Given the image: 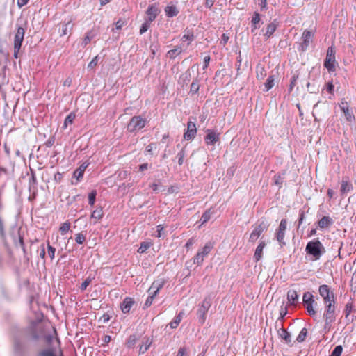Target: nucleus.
I'll return each mask as SVG.
<instances>
[{
  "mask_svg": "<svg viewBox=\"0 0 356 356\" xmlns=\"http://www.w3.org/2000/svg\"><path fill=\"white\" fill-rule=\"evenodd\" d=\"M336 300L332 302L324 303L325 309L323 312V318L325 321V325L323 327L324 333H327L331 327L332 324L336 320Z\"/></svg>",
  "mask_w": 356,
  "mask_h": 356,
  "instance_id": "obj_1",
  "label": "nucleus"
},
{
  "mask_svg": "<svg viewBox=\"0 0 356 356\" xmlns=\"http://www.w3.org/2000/svg\"><path fill=\"white\" fill-rule=\"evenodd\" d=\"M306 252L313 257V260H318L325 254V249L318 239L309 241L305 248Z\"/></svg>",
  "mask_w": 356,
  "mask_h": 356,
  "instance_id": "obj_2",
  "label": "nucleus"
},
{
  "mask_svg": "<svg viewBox=\"0 0 356 356\" xmlns=\"http://www.w3.org/2000/svg\"><path fill=\"white\" fill-rule=\"evenodd\" d=\"M213 248V243L212 242H208L205 245L197 252L193 258V263L197 266L202 265L204 261V259L207 257L209 253Z\"/></svg>",
  "mask_w": 356,
  "mask_h": 356,
  "instance_id": "obj_3",
  "label": "nucleus"
},
{
  "mask_svg": "<svg viewBox=\"0 0 356 356\" xmlns=\"http://www.w3.org/2000/svg\"><path fill=\"white\" fill-rule=\"evenodd\" d=\"M146 124V120L141 116H134L127 124V131L132 133L138 131L143 129Z\"/></svg>",
  "mask_w": 356,
  "mask_h": 356,
  "instance_id": "obj_4",
  "label": "nucleus"
},
{
  "mask_svg": "<svg viewBox=\"0 0 356 356\" xmlns=\"http://www.w3.org/2000/svg\"><path fill=\"white\" fill-rule=\"evenodd\" d=\"M210 307V300L207 298H205L200 304H199L197 316L200 325H203L205 323L206 315Z\"/></svg>",
  "mask_w": 356,
  "mask_h": 356,
  "instance_id": "obj_5",
  "label": "nucleus"
},
{
  "mask_svg": "<svg viewBox=\"0 0 356 356\" xmlns=\"http://www.w3.org/2000/svg\"><path fill=\"white\" fill-rule=\"evenodd\" d=\"M318 293L323 299V302L326 303L336 300L334 293L327 284H322L318 287Z\"/></svg>",
  "mask_w": 356,
  "mask_h": 356,
  "instance_id": "obj_6",
  "label": "nucleus"
},
{
  "mask_svg": "<svg viewBox=\"0 0 356 356\" xmlns=\"http://www.w3.org/2000/svg\"><path fill=\"white\" fill-rule=\"evenodd\" d=\"M25 34V29L22 26L17 29L16 33L14 38V57L17 58L18 53L22 47V42Z\"/></svg>",
  "mask_w": 356,
  "mask_h": 356,
  "instance_id": "obj_7",
  "label": "nucleus"
},
{
  "mask_svg": "<svg viewBox=\"0 0 356 356\" xmlns=\"http://www.w3.org/2000/svg\"><path fill=\"white\" fill-rule=\"evenodd\" d=\"M335 49L333 46H331L327 49L324 66L329 72H334L335 70Z\"/></svg>",
  "mask_w": 356,
  "mask_h": 356,
  "instance_id": "obj_8",
  "label": "nucleus"
},
{
  "mask_svg": "<svg viewBox=\"0 0 356 356\" xmlns=\"http://www.w3.org/2000/svg\"><path fill=\"white\" fill-rule=\"evenodd\" d=\"M147 19L146 22L142 25L140 29V33L143 34L146 32L150 26L151 22H152L156 18V9L153 5H151L148 7V9L146 12Z\"/></svg>",
  "mask_w": 356,
  "mask_h": 356,
  "instance_id": "obj_9",
  "label": "nucleus"
},
{
  "mask_svg": "<svg viewBox=\"0 0 356 356\" xmlns=\"http://www.w3.org/2000/svg\"><path fill=\"white\" fill-rule=\"evenodd\" d=\"M339 107L343 111L346 120L349 122H355V117L353 113L352 108H350L348 102L344 98L341 99L339 103Z\"/></svg>",
  "mask_w": 356,
  "mask_h": 356,
  "instance_id": "obj_10",
  "label": "nucleus"
},
{
  "mask_svg": "<svg viewBox=\"0 0 356 356\" xmlns=\"http://www.w3.org/2000/svg\"><path fill=\"white\" fill-rule=\"evenodd\" d=\"M287 227V220L286 219H282L279 225L278 228L276 230L275 237L277 241L279 242L281 246L285 245L284 238L285 236V232Z\"/></svg>",
  "mask_w": 356,
  "mask_h": 356,
  "instance_id": "obj_11",
  "label": "nucleus"
},
{
  "mask_svg": "<svg viewBox=\"0 0 356 356\" xmlns=\"http://www.w3.org/2000/svg\"><path fill=\"white\" fill-rule=\"evenodd\" d=\"M343 312L345 318L348 321L352 322L356 318V316L355 315V313H356V308L352 298H350L346 304Z\"/></svg>",
  "mask_w": 356,
  "mask_h": 356,
  "instance_id": "obj_12",
  "label": "nucleus"
},
{
  "mask_svg": "<svg viewBox=\"0 0 356 356\" xmlns=\"http://www.w3.org/2000/svg\"><path fill=\"white\" fill-rule=\"evenodd\" d=\"M204 142L207 145H213L220 140V134L214 129H207L206 131Z\"/></svg>",
  "mask_w": 356,
  "mask_h": 356,
  "instance_id": "obj_13",
  "label": "nucleus"
},
{
  "mask_svg": "<svg viewBox=\"0 0 356 356\" xmlns=\"http://www.w3.org/2000/svg\"><path fill=\"white\" fill-rule=\"evenodd\" d=\"M197 134V128L195 123L193 122L189 121L187 123V129L186 131L184 134V138L186 140H193Z\"/></svg>",
  "mask_w": 356,
  "mask_h": 356,
  "instance_id": "obj_14",
  "label": "nucleus"
},
{
  "mask_svg": "<svg viewBox=\"0 0 356 356\" xmlns=\"http://www.w3.org/2000/svg\"><path fill=\"white\" fill-rule=\"evenodd\" d=\"M266 229V225L264 222L260 223L259 225L254 227V229L251 232L249 237V241L252 243L255 242Z\"/></svg>",
  "mask_w": 356,
  "mask_h": 356,
  "instance_id": "obj_15",
  "label": "nucleus"
},
{
  "mask_svg": "<svg viewBox=\"0 0 356 356\" xmlns=\"http://www.w3.org/2000/svg\"><path fill=\"white\" fill-rule=\"evenodd\" d=\"M314 33L312 31L305 30L302 35V42L300 44L302 51H305L308 47L310 42L312 41Z\"/></svg>",
  "mask_w": 356,
  "mask_h": 356,
  "instance_id": "obj_16",
  "label": "nucleus"
},
{
  "mask_svg": "<svg viewBox=\"0 0 356 356\" xmlns=\"http://www.w3.org/2000/svg\"><path fill=\"white\" fill-rule=\"evenodd\" d=\"M135 301L131 297H126L123 302L120 304V309L124 314H127L130 312L131 308L134 305Z\"/></svg>",
  "mask_w": 356,
  "mask_h": 356,
  "instance_id": "obj_17",
  "label": "nucleus"
},
{
  "mask_svg": "<svg viewBox=\"0 0 356 356\" xmlns=\"http://www.w3.org/2000/svg\"><path fill=\"white\" fill-rule=\"evenodd\" d=\"M353 190V185L349 181L348 177H344L343 178L341 183V188L340 191L341 194L348 193L350 191Z\"/></svg>",
  "mask_w": 356,
  "mask_h": 356,
  "instance_id": "obj_18",
  "label": "nucleus"
},
{
  "mask_svg": "<svg viewBox=\"0 0 356 356\" xmlns=\"http://www.w3.org/2000/svg\"><path fill=\"white\" fill-rule=\"evenodd\" d=\"M265 246H266V243L264 241L259 242V245H257V247L255 250L254 257H253L255 262H258L262 258L263 250H264V248H265Z\"/></svg>",
  "mask_w": 356,
  "mask_h": 356,
  "instance_id": "obj_19",
  "label": "nucleus"
},
{
  "mask_svg": "<svg viewBox=\"0 0 356 356\" xmlns=\"http://www.w3.org/2000/svg\"><path fill=\"white\" fill-rule=\"evenodd\" d=\"M278 26V23L276 19L268 24L266 29V32L264 34L267 38H270L276 31Z\"/></svg>",
  "mask_w": 356,
  "mask_h": 356,
  "instance_id": "obj_20",
  "label": "nucleus"
},
{
  "mask_svg": "<svg viewBox=\"0 0 356 356\" xmlns=\"http://www.w3.org/2000/svg\"><path fill=\"white\" fill-rule=\"evenodd\" d=\"M287 300L291 305H296L298 300V295L297 291L291 289L287 292Z\"/></svg>",
  "mask_w": 356,
  "mask_h": 356,
  "instance_id": "obj_21",
  "label": "nucleus"
},
{
  "mask_svg": "<svg viewBox=\"0 0 356 356\" xmlns=\"http://www.w3.org/2000/svg\"><path fill=\"white\" fill-rule=\"evenodd\" d=\"M333 220L329 216H323L319 221L318 222V226L321 229L327 228L331 226L333 224Z\"/></svg>",
  "mask_w": 356,
  "mask_h": 356,
  "instance_id": "obj_22",
  "label": "nucleus"
},
{
  "mask_svg": "<svg viewBox=\"0 0 356 356\" xmlns=\"http://www.w3.org/2000/svg\"><path fill=\"white\" fill-rule=\"evenodd\" d=\"M148 292H149V296L147 297V298L144 304V308L148 307L152 304L154 299V296H156V290L154 289L153 286H152L149 288Z\"/></svg>",
  "mask_w": 356,
  "mask_h": 356,
  "instance_id": "obj_23",
  "label": "nucleus"
},
{
  "mask_svg": "<svg viewBox=\"0 0 356 356\" xmlns=\"http://www.w3.org/2000/svg\"><path fill=\"white\" fill-rule=\"evenodd\" d=\"M165 13L168 17H172L176 16L179 12L175 6L170 5L165 8Z\"/></svg>",
  "mask_w": 356,
  "mask_h": 356,
  "instance_id": "obj_24",
  "label": "nucleus"
},
{
  "mask_svg": "<svg viewBox=\"0 0 356 356\" xmlns=\"http://www.w3.org/2000/svg\"><path fill=\"white\" fill-rule=\"evenodd\" d=\"M88 167L87 164H81L79 168L76 169L73 173V176L78 180L83 176L84 172Z\"/></svg>",
  "mask_w": 356,
  "mask_h": 356,
  "instance_id": "obj_25",
  "label": "nucleus"
},
{
  "mask_svg": "<svg viewBox=\"0 0 356 356\" xmlns=\"http://www.w3.org/2000/svg\"><path fill=\"white\" fill-rule=\"evenodd\" d=\"M260 20H261L260 15L257 12H254V15H253V17H252V19L251 20L252 31V32L259 27L258 26V24H259Z\"/></svg>",
  "mask_w": 356,
  "mask_h": 356,
  "instance_id": "obj_26",
  "label": "nucleus"
},
{
  "mask_svg": "<svg viewBox=\"0 0 356 356\" xmlns=\"http://www.w3.org/2000/svg\"><path fill=\"white\" fill-rule=\"evenodd\" d=\"M104 216L103 209L100 207L97 208L95 210L92 211L91 213V218H94L97 220H101Z\"/></svg>",
  "mask_w": 356,
  "mask_h": 356,
  "instance_id": "obj_27",
  "label": "nucleus"
},
{
  "mask_svg": "<svg viewBox=\"0 0 356 356\" xmlns=\"http://www.w3.org/2000/svg\"><path fill=\"white\" fill-rule=\"evenodd\" d=\"M183 315V312H179V314L175 318V319L170 323V326L171 328L175 329L177 327L182 319Z\"/></svg>",
  "mask_w": 356,
  "mask_h": 356,
  "instance_id": "obj_28",
  "label": "nucleus"
},
{
  "mask_svg": "<svg viewBox=\"0 0 356 356\" xmlns=\"http://www.w3.org/2000/svg\"><path fill=\"white\" fill-rule=\"evenodd\" d=\"M195 38L194 34L192 31H187L182 36L181 40L183 42L188 41L189 44Z\"/></svg>",
  "mask_w": 356,
  "mask_h": 356,
  "instance_id": "obj_29",
  "label": "nucleus"
},
{
  "mask_svg": "<svg viewBox=\"0 0 356 356\" xmlns=\"http://www.w3.org/2000/svg\"><path fill=\"white\" fill-rule=\"evenodd\" d=\"M275 77L273 75H270L268 77L266 82L265 83V91L270 90L274 86Z\"/></svg>",
  "mask_w": 356,
  "mask_h": 356,
  "instance_id": "obj_30",
  "label": "nucleus"
},
{
  "mask_svg": "<svg viewBox=\"0 0 356 356\" xmlns=\"http://www.w3.org/2000/svg\"><path fill=\"white\" fill-rule=\"evenodd\" d=\"M191 79V73L188 71L182 74L179 78V82L183 85L187 84Z\"/></svg>",
  "mask_w": 356,
  "mask_h": 356,
  "instance_id": "obj_31",
  "label": "nucleus"
},
{
  "mask_svg": "<svg viewBox=\"0 0 356 356\" xmlns=\"http://www.w3.org/2000/svg\"><path fill=\"white\" fill-rule=\"evenodd\" d=\"M152 339H149V338L145 339V341L143 342V345L140 347V353H144L145 352H146L148 350L150 345L152 344Z\"/></svg>",
  "mask_w": 356,
  "mask_h": 356,
  "instance_id": "obj_32",
  "label": "nucleus"
},
{
  "mask_svg": "<svg viewBox=\"0 0 356 356\" xmlns=\"http://www.w3.org/2000/svg\"><path fill=\"white\" fill-rule=\"evenodd\" d=\"M70 229V222L69 221H66L62 223L59 227V232L62 235H65L66 233L69 232Z\"/></svg>",
  "mask_w": 356,
  "mask_h": 356,
  "instance_id": "obj_33",
  "label": "nucleus"
},
{
  "mask_svg": "<svg viewBox=\"0 0 356 356\" xmlns=\"http://www.w3.org/2000/svg\"><path fill=\"white\" fill-rule=\"evenodd\" d=\"M314 303V302H307V303L304 304L305 307L307 309V312H308V314L310 316H314L316 314V312L314 309V305H313Z\"/></svg>",
  "mask_w": 356,
  "mask_h": 356,
  "instance_id": "obj_34",
  "label": "nucleus"
},
{
  "mask_svg": "<svg viewBox=\"0 0 356 356\" xmlns=\"http://www.w3.org/2000/svg\"><path fill=\"white\" fill-rule=\"evenodd\" d=\"M72 29V24L71 21H69L68 22L63 24L62 26V31H61V35H65Z\"/></svg>",
  "mask_w": 356,
  "mask_h": 356,
  "instance_id": "obj_35",
  "label": "nucleus"
},
{
  "mask_svg": "<svg viewBox=\"0 0 356 356\" xmlns=\"http://www.w3.org/2000/svg\"><path fill=\"white\" fill-rule=\"evenodd\" d=\"M279 334L281 338L283 339L286 343L291 342V334L287 332V330L282 328Z\"/></svg>",
  "mask_w": 356,
  "mask_h": 356,
  "instance_id": "obj_36",
  "label": "nucleus"
},
{
  "mask_svg": "<svg viewBox=\"0 0 356 356\" xmlns=\"http://www.w3.org/2000/svg\"><path fill=\"white\" fill-rule=\"evenodd\" d=\"M153 245V243L145 241L141 243L140 248L138 250L139 253H144L147 249Z\"/></svg>",
  "mask_w": 356,
  "mask_h": 356,
  "instance_id": "obj_37",
  "label": "nucleus"
},
{
  "mask_svg": "<svg viewBox=\"0 0 356 356\" xmlns=\"http://www.w3.org/2000/svg\"><path fill=\"white\" fill-rule=\"evenodd\" d=\"M211 212L210 209H208L205 212H204L200 218L201 225H204L207 222H208L211 218Z\"/></svg>",
  "mask_w": 356,
  "mask_h": 356,
  "instance_id": "obj_38",
  "label": "nucleus"
},
{
  "mask_svg": "<svg viewBox=\"0 0 356 356\" xmlns=\"http://www.w3.org/2000/svg\"><path fill=\"white\" fill-rule=\"evenodd\" d=\"M200 89V84L199 81L197 79L194 80L191 85L190 88V92L192 94H196L198 92Z\"/></svg>",
  "mask_w": 356,
  "mask_h": 356,
  "instance_id": "obj_39",
  "label": "nucleus"
},
{
  "mask_svg": "<svg viewBox=\"0 0 356 356\" xmlns=\"http://www.w3.org/2000/svg\"><path fill=\"white\" fill-rule=\"evenodd\" d=\"M40 356H57L56 351L54 348H49L47 350H42L39 353Z\"/></svg>",
  "mask_w": 356,
  "mask_h": 356,
  "instance_id": "obj_40",
  "label": "nucleus"
},
{
  "mask_svg": "<svg viewBox=\"0 0 356 356\" xmlns=\"http://www.w3.org/2000/svg\"><path fill=\"white\" fill-rule=\"evenodd\" d=\"M75 114L73 113H70L65 119L63 127L65 129L68 124H71L73 123L74 120L75 119Z\"/></svg>",
  "mask_w": 356,
  "mask_h": 356,
  "instance_id": "obj_41",
  "label": "nucleus"
},
{
  "mask_svg": "<svg viewBox=\"0 0 356 356\" xmlns=\"http://www.w3.org/2000/svg\"><path fill=\"white\" fill-rule=\"evenodd\" d=\"M307 335V328L304 327L301 330L299 334L298 335L296 338V341L298 342H302L305 340L306 337Z\"/></svg>",
  "mask_w": 356,
  "mask_h": 356,
  "instance_id": "obj_42",
  "label": "nucleus"
},
{
  "mask_svg": "<svg viewBox=\"0 0 356 356\" xmlns=\"http://www.w3.org/2000/svg\"><path fill=\"white\" fill-rule=\"evenodd\" d=\"M97 195V191L95 190L92 191L88 194V203L90 206H93L95 202Z\"/></svg>",
  "mask_w": 356,
  "mask_h": 356,
  "instance_id": "obj_43",
  "label": "nucleus"
},
{
  "mask_svg": "<svg viewBox=\"0 0 356 356\" xmlns=\"http://www.w3.org/2000/svg\"><path fill=\"white\" fill-rule=\"evenodd\" d=\"M56 249L53 246H51L49 242H47V253L51 260H53L55 257Z\"/></svg>",
  "mask_w": 356,
  "mask_h": 356,
  "instance_id": "obj_44",
  "label": "nucleus"
},
{
  "mask_svg": "<svg viewBox=\"0 0 356 356\" xmlns=\"http://www.w3.org/2000/svg\"><path fill=\"white\" fill-rule=\"evenodd\" d=\"M136 342V336L131 335V336H129V339H127V341L126 342V346L129 348H133L135 346Z\"/></svg>",
  "mask_w": 356,
  "mask_h": 356,
  "instance_id": "obj_45",
  "label": "nucleus"
},
{
  "mask_svg": "<svg viewBox=\"0 0 356 356\" xmlns=\"http://www.w3.org/2000/svg\"><path fill=\"white\" fill-rule=\"evenodd\" d=\"M302 300L304 304L309 302H314V296L309 292H306L303 294Z\"/></svg>",
  "mask_w": 356,
  "mask_h": 356,
  "instance_id": "obj_46",
  "label": "nucleus"
},
{
  "mask_svg": "<svg viewBox=\"0 0 356 356\" xmlns=\"http://www.w3.org/2000/svg\"><path fill=\"white\" fill-rule=\"evenodd\" d=\"M86 241V234H83L82 232L78 233L75 236V241L78 244H83Z\"/></svg>",
  "mask_w": 356,
  "mask_h": 356,
  "instance_id": "obj_47",
  "label": "nucleus"
},
{
  "mask_svg": "<svg viewBox=\"0 0 356 356\" xmlns=\"http://www.w3.org/2000/svg\"><path fill=\"white\" fill-rule=\"evenodd\" d=\"M181 52V48L180 47H177L173 49L170 50L168 54L170 57H175L177 55L179 54Z\"/></svg>",
  "mask_w": 356,
  "mask_h": 356,
  "instance_id": "obj_48",
  "label": "nucleus"
},
{
  "mask_svg": "<svg viewBox=\"0 0 356 356\" xmlns=\"http://www.w3.org/2000/svg\"><path fill=\"white\" fill-rule=\"evenodd\" d=\"M343 347L341 345L337 346L331 353V356H341Z\"/></svg>",
  "mask_w": 356,
  "mask_h": 356,
  "instance_id": "obj_49",
  "label": "nucleus"
},
{
  "mask_svg": "<svg viewBox=\"0 0 356 356\" xmlns=\"http://www.w3.org/2000/svg\"><path fill=\"white\" fill-rule=\"evenodd\" d=\"M98 63V56H96L92 58V60L88 63V68L93 69L97 65Z\"/></svg>",
  "mask_w": 356,
  "mask_h": 356,
  "instance_id": "obj_50",
  "label": "nucleus"
},
{
  "mask_svg": "<svg viewBox=\"0 0 356 356\" xmlns=\"http://www.w3.org/2000/svg\"><path fill=\"white\" fill-rule=\"evenodd\" d=\"M91 281H92L91 278H90V277L86 278L84 280V282L81 284V285L80 286V289L82 291H85L87 289L88 286L90 284Z\"/></svg>",
  "mask_w": 356,
  "mask_h": 356,
  "instance_id": "obj_51",
  "label": "nucleus"
},
{
  "mask_svg": "<svg viewBox=\"0 0 356 356\" xmlns=\"http://www.w3.org/2000/svg\"><path fill=\"white\" fill-rule=\"evenodd\" d=\"M177 158H178V163L179 165H182L183 163H184V156H185V152L182 149L181 150L178 154H177Z\"/></svg>",
  "mask_w": 356,
  "mask_h": 356,
  "instance_id": "obj_52",
  "label": "nucleus"
},
{
  "mask_svg": "<svg viewBox=\"0 0 356 356\" xmlns=\"http://www.w3.org/2000/svg\"><path fill=\"white\" fill-rule=\"evenodd\" d=\"M92 38V36L90 35V32L87 33L86 35L83 39V45L84 47L88 45L90 42Z\"/></svg>",
  "mask_w": 356,
  "mask_h": 356,
  "instance_id": "obj_53",
  "label": "nucleus"
},
{
  "mask_svg": "<svg viewBox=\"0 0 356 356\" xmlns=\"http://www.w3.org/2000/svg\"><path fill=\"white\" fill-rule=\"evenodd\" d=\"M325 90L331 95H334V86L332 83V82H328L327 83L325 87Z\"/></svg>",
  "mask_w": 356,
  "mask_h": 356,
  "instance_id": "obj_54",
  "label": "nucleus"
},
{
  "mask_svg": "<svg viewBox=\"0 0 356 356\" xmlns=\"http://www.w3.org/2000/svg\"><path fill=\"white\" fill-rule=\"evenodd\" d=\"M298 78V75H293L291 79V83H290V86H289V90L290 91H292L293 87L295 86L296 83V81H297V79Z\"/></svg>",
  "mask_w": 356,
  "mask_h": 356,
  "instance_id": "obj_55",
  "label": "nucleus"
},
{
  "mask_svg": "<svg viewBox=\"0 0 356 356\" xmlns=\"http://www.w3.org/2000/svg\"><path fill=\"white\" fill-rule=\"evenodd\" d=\"M229 39V37L227 34L226 33H223L222 35V37H221V41H220V43L223 45V46H225V44L227 43L228 40Z\"/></svg>",
  "mask_w": 356,
  "mask_h": 356,
  "instance_id": "obj_56",
  "label": "nucleus"
},
{
  "mask_svg": "<svg viewBox=\"0 0 356 356\" xmlns=\"http://www.w3.org/2000/svg\"><path fill=\"white\" fill-rule=\"evenodd\" d=\"M210 56L209 55H207L204 58V66H203V70H205L209 66V62H210Z\"/></svg>",
  "mask_w": 356,
  "mask_h": 356,
  "instance_id": "obj_57",
  "label": "nucleus"
},
{
  "mask_svg": "<svg viewBox=\"0 0 356 356\" xmlns=\"http://www.w3.org/2000/svg\"><path fill=\"white\" fill-rule=\"evenodd\" d=\"M215 3V0H205L204 6L207 8H211Z\"/></svg>",
  "mask_w": 356,
  "mask_h": 356,
  "instance_id": "obj_58",
  "label": "nucleus"
},
{
  "mask_svg": "<svg viewBox=\"0 0 356 356\" xmlns=\"http://www.w3.org/2000/svg\"><path fill=\"white\" fill-rule=\"evenodd\" d=\"M124 20H122V19H119L116 23H115V28L117 29H121L122 27L124 25Z\"/></svg>",
  "mask_w": 356,
  "mask_h": 356,
  "instance_id": "obj_59",
  "label": "nucleus"
},
{
  "mask_svg": "<svg viewBox=\"0 0 356 356\" xmlns=\"http://www.w3.org/2000/svg\"><path fill=\"white\" fill-rule=\"evenodd\" d=\"M29 0H17V4L19 8H22L25 6Z\"/></svg>",
  "mask_w": 356,
  "mask_h": 356,
  "instance_id": "obj_60",
  "label": "nucleus"
},
{
  "mask_svg": "<svg viewBox=\"0 0 356 356\" xmlns=\"http://www.w3.org/2000/svg\"><path fill=\"white\" fill-rule=\"evenodd\" d=\"M259 5L261 10L266 9L267 6V0H259Z\"/></svg>",
  "mask_w": 356,
  "mask_h": 356,
  "instance_id": "obj_61",
  "label": "nucleus"
},
{
  "mask_svg": "<svg viewBox=\"0 0 356 356\" xmlns=\"http://www.w3.org/2000/svg\"><path fill=\"white\" fill-rule=\"evenodd\" d=\"M186 350L184 348H180L177 352V356H186Z\"/></svg>",
  "mask_w": 356,
  "mask_h": 356,
  "instance_id": "obj_62",
  "label": "nucleus"
},
{
  "mask_svg": "<svg viewBox=\"0 0 356 356\" xmlns=\"http://www.w3.org/2000/svg\"><path fill=\"white\" fill-rule=\"evenodd\" d=\"M163 227H161V225H157V238L163 236Z\"/></svg>",
  "mask_w": 356,
  "mask_h": 356,
  "instance_id": "obj_63",
  "label": "nucleus"
},
{
  "mask_svg": "<svg viewBox=\"0 0 356 356\" xmlns=\"http://www.w3.org/2000/svg\"><path fill=\"white\" fill-rule=\"evenodd\" d=\"M304 218H305V212L303 211H300V218L298 220V226H300L302 223Z\"/></svg>",
  "mask_w": 356,
  "mask_h": 356,
  "instance_id": "obj_64",
  "label": "nucleus"
}]
</instances>
